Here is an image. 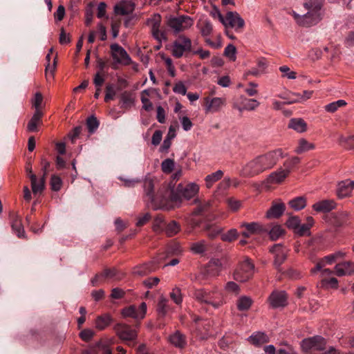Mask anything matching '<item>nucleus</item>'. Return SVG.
<instances>
[{
  "instance_id": "nucleus-1",
  "label": "nucleus",
  "mask_w": 354,
  "mask_h": 354,
  "mask_svg": "<svg viewBox=\"0 0 354 354\" xmlns=\"http://www.w3.org/2000/svg\"><path fill=\"white\" fill-rule=\"evenodd\" d=\"M283 157L281 149L257 156L243 166L240 175L246 178L257 176L272 169Z\"/></svg>"
},
{
  "instance_id": "nucleus-2",
  "label": "nucleus",
  "mask_w": 354,
  "mask_h": 354,
  "mask_svg": "<svg viewBox=\"0 0 354 354\" xmlns=\"http://www.w3.org/2000/svg\"><path fill=\"white\" fill-rule=\"evenodd\" d=\"M170 188L167 194V199L160 202L156 207H163L165 210H170L179 207L183 199L190 200L194 198L199 192V185L195 183H189L186 185L179 183L176 188L172 182L169 183Z\"/></svg>"
},
{
  "instance_id": "nucleus-3",
  "label": "nucleus",
  "mask_w": 354,
  "mask_h": 354,
  "mask_svg": "<svg viewBox=\"0 0 354 354\" xmlns=\"http://www.w3.org/2000/svg\"><path fill=\"white\" fill-rule=\"evenodd\" d=\"M157 183V180L150 177H147L144 180V191L147 201L151 203L152 208L155 209H164L163 207H158L157 205L163 200L167 199V194L170 185L164 184L159 189L156 195H154L153 189Z\"/></svg>"
},
{
  "instance_id": "nucleus-4",
  "label": "nucleus",
  "mask_w": 354,
  "mask_h": 354,
  "mask_svg": "<svg viewBox=\"0 0 354 354\" xmlns=\"http://www.w3.org/2000/svg\"><path fill=\"white\" fill-rule=\"evenodd\" d=\"M193 297L198 302L209 305L214 309L221 308L225 303L223 294L216 287L211 290L196 289Z\"/></svg>"
},
{
  "instance_id": "nucleus-5",
  "label": "nucleus",
  "mask_w": 354,
  "mask_h": 354,
  "mask_svg": "<svg viewBox=\"0 0 354 354\" xmlns=\"http://www.w3.org/2000/svg\"><path fill=\"white\" fill-rule=\"evenodd\" d=\"M167 24L174 34H178L189 29L194 25V20L187 15L170 17Z\"/></svg>"
},
{
  "instance_id": "nucleus-6",
  "label": "nucleus",
  "mask_w": 354,
  "mask_h": 354,
  "mask_svg": "<svg viewBox=\"0 0 354 354\" xmlns=\"http://www.w3.org/2000/svg\"><path fill=\"white\" fill-rule=\"evenodd\" d=\"M254 266L249 259L241 261L234 272V279L239 282H245L254 274Z\"/></svg>"
},
{
  "instance_id": "nucleus-7",
  "label": "nucleus",
  "mask_w": 354,
  "mask_h": 354,
  "mask_svg": "<svg viewBox=\"0 0 354 354\" xmlns=\"http://www.w3.org/2000/svg\"><path fill=\"white\" fill-rule=\"evenodd\" d=\"M111 55L113 59V68H116L115 64L129 66L132 60L126 50L118 44H112L110 46Z\"/></svg>"
},
{
  "instance_id": "nucleus-8",
  "label": "nucleus",
  "mask_w": 354,
  "mask_h": 354,
  "mask_svg": "<svg viewBox=\"0 0 354 354\" xmlns=\"http://www.w3.org/2000/svg\"><path fill=\"white\" fill-rule=\"evenodd\" d=\"M192 41L185 35H180L172 44L171 54L176 58H180L185 53L192 51Z\"/></svg>"
},
{
  "instance_id": "nucleus-9",
  "label": "nucleus",
  "mask_w": 354,
  "mask_h": 354,
  "mask_svg": "<svg viewBox=\"0 0 354 354\" xmlns=\"http://www.w3.org/2000/svg\"><path fill=\"white\" fill-rule=\"evenodd\" d=\"M162 17L160 14L155 13L151 17L147 19L146 24L151 28L152 36L158 42L166 41L167 39L164 31H161L160 28L161 25Z\"/></svg>"
},
{
  "instance_id": "nucleus-10",
  "label": "nucleus",
  "mask_w": 354,
  "mask_h": 354,
  "mask_svg": "<svg viewBox=\"0 0 354 354\" xmlns=\"http://www.w3.org/2000/svg\"><path fill=\"white\" fill-rule=\"evenodd\" d=\"M292 16L297 24L301 26L310 27L317 24L322 19L321 13L308 11L302 15L292 12Z\"/></svg>"
},
{
  "instance_id": "nucleus-11",
  "label": "nucleus",
  "mask_w": 354,
  "mask_h": 354,
  "mask_svg": "<svg viewBox=\"0 0 354 354\" xmlns=\"http://www.w3.org/2000/svg\"><path fill=\"white\" fill-rule=\"evenodd\" d=\"M218 17L220 21L227 27L229 26L231 28H242L245 25V21L236 12H228L226 14L225 17L221 15V12H218Z\"/></svg>"
},
{
  "instance_id": "nucleus-12",
  "label": "nucleus",
  "mask_w": 354,
  "mask_h": 354,
  "mask_svg": "<svg viewBox=\"0 0 354 354\" xmlns=\"http://www.w3.org/2000/svg\"><path fill=\"white\" fill-rule=\"evenodd\" d=\"M325 339L321 336H314L302 340L301 346L302 349L308 352L309 351H322L325 348Z\"/></svg>"
},
{
  "instance_id": "nucleus-13",
  "label": "nucleus",
  "mask_w": 354,
  "mask_h": 354,
  "mask_svg": "<svg viewBox=\"0 0 354 354\" xmlns=\"http://www.w3.org/2000/svg\"><path fill=\"white\" fill-rule=\"evenodd\" d=\"M147 312V305L145 302L136 307L134 305L129 306L122 310L123 317H131L135 319H142L145 317Z\"/></svg>"
},
{
  "instance_id": "nucleus-14",
  "label": "nucleus",
  "mask_w": 354,
  "mask_h": 354,
  "mask_svg": "<svg viewBox=\"0 0 354 354\" xmlns=\"http://www.w3.org/2000/svg\"><path fill=\"white\" fill-rule=\"evenodd\" d=\"M241 227L245 230L242 232L241 234L244 237H250L252 234H259L268 232V227L257 222L242 223Z\"/></svg>"
},
{
  "instance_id": "nucleus-15",
  "label": "nucleus",
  "mask_w": 354,
  "mask_h": 354,
  "mask_svg": "<svg viewBox=\"0 0 354 354\" xmlns=\"http://www.w3.org/2000/svg\"><path fill=\"white\" fill-rule=\"evenodd\" d=\"M114 330L122 340L131 341L137 337V331L132 329L129 325L118 324L114 326Z\"/></svg>"
},
{
  "instance_id": "nucleus-16",
  "label": "nucleus",
  "mask_w": 354,
  "mask_h": 354,
  "mask_svg": "<svg viewBox=\"0 0 354 354\" xmlns=\"http://www.w3.org/2000/svg\"><path fill=\"white\" fill-rule=\"evenodd\" d=\"M270 251L274 255V264L275 267L279 268L286 259L288 249L281 244H275L270 249Z\"/></svg>"
},
{
  "instance_id": "nucleus-17",
  "label": "nucleus",
  "mask_w": 354,
  "mask_h": 354,
  "mask_svg": "<svg viewBox=\"0 0 354 354\" xmlns=\"http://www.w3.org/2000/svg\"><path fill=\"white\" fill-rule=\"evenodd\" d=\"M354 189V181L350 179L341 181L337 184L336 194L339 198L348 197Z\"/></svg>"
},
{
  "instance_id": "nucleus-18",
  "label": "nucleus",
  "mask_w": 354,
  "mask_h": 354,
  "mask_svg": "<svg viewBox=\"0 0 354 354\" xmlns=\"http://www.w3.org/2000/svg\"><path fill=\"white\" fill-rule=\"evenodd\" d=\"M272 308L283 307L287 304V295L284 291H274L268 298Z\"/></svg>"
},
{
  "instance_id": "nucleus-19",
  "label": "nucleus",
  "mask_w": 354,
  "mask_h": 354,
  "mask_svg": "<svg viewBox=\"0 0 354 354\" xmlns=\"http://www.w3.org/2000/svg\"><path fill=\"white\" fill-rule=\"evenodd\" d=\"M206 113L218 111L225 104V99L223 97H206L205 99Z\"/></svg>"
},
{
  "instance_id": "nucleus-20",
  "label": "nucleus",
  "mask_w": 354,
  "mask_h": 354,
  "mask_svg": "<svg viewBox=\"0 0 354 354\" xmlns=\"http://www.w3.org/2000/svg\"><path fill=\"white\" fill-rule=\"evenodd\" d=\"M135 10V3L129 0H122L114 7V12L116 15H127Z\"/></svg>"
},
{
  "instance_id": "nucleus-21",
  "label": "nucleus",
  "mask_w": 354,
  "mask_h": 354,
  "mask_svg": "<svg viewBox=\"0 0 354 354\" xmlns=\"http://www.w3.org/2000/svg\"><path fill=\"white\" fill-rule=\"evenodd\" d=\"M335 272L338 277L354 274V264L351 261H344L335 266Z\"/></svg>"
},
{
  "instance_id": "nucleus-22",
  "label": "nucleus",
  "mask_w": 354,
  "mask_h": 354,
  "mask_svg": "<svg viewBox=\"0 0 354 354\" xmlns=\"http://www.w3.org/2000/svg\"><path fill=\"white\" fill-rule=\"evenodd\" d=\"M336 203L333 199L323 200L315 203L313 205L315 211L318 212H328L336 207Z\"/></svg>"
},
{
  "instance_id": "nucleus-23",
  "label": "nucleus",
  "mask_w": 354,
  "mask_h": 354,
  "mask_svg": "<svg viewBox=\"0 0 354 354\" xmlns=\"http://www.w3.org/2000/svg\"><path fill=\"white\" fill-rule=\"evenodd\" d=\"M169 342L171 344L178 348H184L187 345V339L185 335L178 330H176L175 333L169 335Z\"/></svg>"
},
{
  "instance_id": "nucleus-24",
  "label": "nucleus",
  "mask_w": 354,
  "mask_h": 354,
  "mask_svg": "<svg viewBox=\"0 0 354 354\" xmlns=\"http://www.w3.org/2000/svg\"><path fill=\"white\" fill-rule=\"evenodd\" d=\"M10 219L11 227L13 232L19 238H24L25 235V231L19 216L17 214L12 213L10 214Z\"/></svg>"
},
{
  "instance_id": "nucleus-25",
  "label": "nucleus",
  "mask_w": 354,
  "mask_h": 354,
  "mask_svg": "<svg viewBox=\"0 0 354 354\" xmlns=\"http://www.w3.org/2000/svg\"><path fill=\"white\" fill-rule=\"evenodd\" d=\"M43 115L44 114L41 111H35L33 115L28 123V131L37 132L38 131L37 127L42 123L41 118Z\"/></svg>"
},
{
  "instance_id": "nucleus-26",
  "label": "nucleus",
  "mask_w": 354,
  "mask_h": 354,
  "mask_svg": "<svg viewBox=\"0 0 354 354\" xmlns=\"http://www.w3.org/2000/svg\"><path fill=\"white\" fill-rule=\"evenodd\" d=\"M288 171L284 169L280 168L277 171L271 173L267 178V181L270 184L281 183L288 176Z\"/></svg>"
},
{
  "instance_id": "nucleus-27",
  "label": "nucleus",
  "mask_w": 354,
  "mask_h": 354,
  "mask_svg": "<svg viewBox=\"0 0 354 354\" xmlns=\"http://www.w3.org/2000/svg\"><path fill=\"white\" fill-rule=\"evenodd\" d=\"M156 269V266L154 263L149 262L134 268L133 272L136 276L143 277L154 272Z\"/></svg>"
},
{
  "instance_id": "nucleus-28",
  "label": "nucleus",
  "mask_w": 354,
  "mask_h": 354,
  "mask_svg": "<svg viewBox=\"0 0 354 354\" xmlns=\"http://www.w3.org/2000/svg\"><path fill=\"white\" fill-rule=\"evenodd\" d=\"M223 268V263L221 259H212L207 266V272L212 276L218 275Z\"/></svg>"
},
{
  "instance_id": "nucleus-29",
  "label": "nucleus",
  "mask_w": 354,
  "mask_h": 354,
  "mask_svg": "<svg viewBox=\"0 0 354 354\" xmlns=\"http://www.w3.org/2000/svg\"><path fill=\"white\" fill-rule=\"evenodd\" d=\"M31 181V188L35 195L39 194L44 189L45 178L43 176L39 180H37L36 175L31 174L30 176Z\"/></svg>"
},
{
  "instance_id": "nucleus-30",
  "label": "nucleus",
  "mask_w": 354,
  "mask_h": 354,
  "mask_svg": "<svg viewBox=\"0 0 354 354\" xmlns=\"http://www.w3.org/2000/svg\"><path fill=\"white\" fill-rule=\"evenodd\" d=\"M285 206L282 203H274L266 212V217L268 218H279L284 212Z\"/></svg>"
},
{
  "instance_id": "nucleus-31",
  "label": "nucleus",
  "mask_w": 354,
  "mask_h": 354,
  "mask_svg": "<svg viewBox=\"0 0 354 354\" xmlns=\"http://www.w3.org/2000/svg\"><path fill=\"white\" fill-rule=\"evenodd\" d=\"M288 127L294 129L298 133H303L307 129V124L301 118H292L289 121Z\"/></svg>"
},
{
  "instance_id": "nucleus-32",
  "label": "nucleus",
  "mask_w": 354,
  "mask_h": 354,
  "mask_svg": "<svg viewBox=\"0 0 354 354\" xmlns=\"http://www.w3.org/2000/svg\"><path fill=\"white\" fill-rule=\"evenodd\" d=\"M335 261H336V260L333 254L326 256L324 258L319 259V261L316 263L315 267L311 269V273L315 274L317 271L321 270L326 265H330Z\"/></svg>"
},
{
  "instance_id": "nucleus-33",
  "label": "nucleus",
  "mask_w": 354,
  "mask_h": 354,
  "mask_svg": "<svg viewBox=\"0 0 354 354\" xmlns=\"http://www.w3.org/2000/svg\"><path fill=\"white\" fill-rule=\"evenodd\" d=\"M248 341L254 346H260L268 342V337L264 333L257 332L250 335Z\"/></svg>"
},
{
  "instance_id": "nucleus-34",
  "label": "nucleus",
  "mask_w": 354,
  "mask_h": 354,
  "mask_svg": "<svg viewBox=\"0 0 354 354\" xmlns=\"http://www.w3.org/2000/svg\"><path fill=\"white\" fill-rule=\"evenodd\" d=\"M208 245L205 240H201L191 244L190 250L194 254H204L207 250Z\"/></svg>"
},
{
  "instance_id": "nucleus-35",
  "label": "nucleus",
  "mask_w": 354,
  "mask_h": 354,
  "mask_svg": "<svg viewBox=\"0 0 354 354\" xmlns=\"http://www.w3.org/2000/svg\"><path fill=\"white\" fill-rule=\"evenodd\" d=\"M223 176V172L221 170H217L216 171L207 175L205 178V186L209 189L212 185L219 180Z\"/></svg>"
},
{
  "instance_id": "nucleus-36",
  "label": "nucleus",
  "mask_w": 354,
  "mask_h": 354,
  "mask_svg": "<svg viewBox=\"0 0 354 354\" xmlns=\"http://www.w3.org/2000/svg\"><path fill=\"white\" fill-rule=\"evenodd\" d=\"M111 317L108 314L99 316L95 319V328L100 330H104L111 324Z\"/></svg>"
},
{
  "instance_id": "nucleus-37",
  "label": "nucleus",
  "mask_w": 354,
  "mask_h": 354,
  "mask_svg": "<svg viewBox=\"0 0 354 354\" xmlns=\"http://www.w3.org/2000/svg\"><path fill=\"white\" fill-rule=\"evenodd\" d=\"M323 0H308L304 3V8L310 12L320 13Z\"/></svg>"
},
{
  "instance_id": "nucleus-38",
  "label": "nucleus",
  "mask_w": 354,
  "mask_h": 354,
  "mask_svg": "<svg viewBox=\"0 0 354 354\" xmlns=\"http://www.w3.org/2000/svg\"><path fill=\"white\" fill-rule=\"evenodd\" d=\"M168 299L163 296H160L157 304V312L159 315L165 317L169 310V306L168 305Z\"/></svg>"
},
{
  "instance_id": "nucleus-39",
  "label": "nucleus",
  "mask_w": 354,
  "mask_h": 354,
  "mask_svg": "<svg viewBox=\"0 0 354 354\" xmlns=\"http://www.w3.org/2000/svg\"><path fill=\"white\" fill-rule=\"evenodd\" d=\"M150 92L151 89H145L141 92L140 100L142 104V108L147 111H150L153 109V104L149 99Z\"/></svg>"
},
{
  "instance_id": "nucleus-40",
  "label": "nucleus",
  "mask_w": 354,
  "mask_h": 354,
  "mask_svg": "<svg viewBox=\"0 0 354 354\" xmlns=\"http://www.w3.org/2000/svg\"><path fill=\"white\" fill-rule=\"evenodd\" d=\"M164 230L167 236H172L180 230V226L176 221H171L167 224H165Z\"/></svg>"
},
{
  "instance_id": "nucleus-41",
  "label": "nucleus",
  "mask_w": 354,
  "mask_h": 354,
  "mask_svg": "<svg viewBox=\"0 0 354 354\" xmlns=\"http://www.w3.org/2000/svg\"><path fill=\"white\" fill-rule=\"evenodd\" d=\"M315 145L309 142L304 138H301L298 142V147L295 149V151L297 153H302L305 151L313 149Z\"/></svg>"
},
{
  "instance_id": "nucleus-42",
  "label": "nucleus",
  "mask_w": 354,
  "mask_h": 354,
  "mask_svg": "<svg viewBox=\"0 0 354 354\" xmlns=\"http://www.w3.org/2000/svg\"><path fill=\"white\" fill-rule=\"evenodd\" d=\"M252 304V300L250 297L243 296L237 300V308L241 311L248 310Z\"/></svg>"
},
{
  "instance_id": "nucleus-43",
  "label": "nucleus",
  "mask_w": 354,
  "mask_h": 354,
  "mask_svg": "<svg viewBox=\"0 0 354 354\" xmlns=\"http://www.w3.org/2000/svg\"><path fill=\"white\" fill-rule=\"evenodd\" d=\"M101 275L104 279H111L114 280H120L122 277V274H120L115 268L105 269Z\"/></svg>"
},
{
  "instance_id": "nucleus-44",
  "label": "nucleus",
  "mask_w": 354,
  "mask_h": 354,
  "mask_svg": "<svg viewBox=\"0 0 354 354\" xmlns=\"http://www.w3.org/2000/svg\"><path fill=\"white\" fill-rule=\"evenodd\" d=\"M290 206L296 211L304 209L306 205V201L304 197H297L289 202Z\"/></svg>"
},
{
  "instance_id": "nucleus-45",
  "label": "nucleus",
  "mask_w": 354,
  "mask_h": 354,
  "mask_svg": "<svg viewBox=\"0 0 354 354\" xmlns=\"http://www.w3.org/2000/svg\"><path fill=\"white\" fill-rule=\"evenodd\" d=\"M272 240L274 241L280 238L284 234V230L279 225H274L268 232Z\"/></svg>"
},
{
  "instance_id": "nucleus-46",
  "label": "nucleus",
  "mask_w": 354,
  "mask_h": 354,
  "mask_svg": "<svg viewBox=\"0 0 354 354\" xmlns=\"http://www.w3.org/2000/svg\"><path fill=\"white\" fill-rule=\"evenodd\" d=\"M348 214L347 212H339L334 216V223L336 226H342L346 223Z\"/></svg>"
},
{
  "instance_id": "nucleus-47",
  "label": "nucleus",
  "mask_w": 354,
  "mask_h": 354,
  "mask_svg": "<svg viewBox=\"0 0 354 354\" xmlns=\"http://www.w3.org/2000/svg\"><path fill=\"white\" fill-rule=\"evenodd\" d=\"M194 203H198V206L193 211L194 215H199L206 212L210 205L209 201L200 202L198 198L194 199Z\"/></svg>"
},
{
  "instance_id": "nucleus-48",
  "label": "nucleus",
  "mask_w": 354,
  "mask_h": 354,
  "mask_svg": "<svg viewBox=\"0 0 354 354\" xmlns=\"http://www.w3.org/2000/svg\"><path fill=\"white\" fill-rule=\"evenodd\" d=\"M346 105V102L344 100H339L335 102H333L325 106V111L329 113L335 112L339 107L344 106Z\"/></svg>"
},
{
  "instance_id": "nucleus-49",
  "label": "nucleus",
  "mask_w": 354,
  "mask_h": 354,
  "mask_svg": "<svg viewBox=\"0 0 354 354\" xmlns=\"http://www.w3.org/2000/svg\"><path fill=\"white\" fill-rule=\"evenodd\" d=\"M313 93V91H304L302 94L298 93H293V95L295 96L296 98L290 102V103L304 102L310 99Z\"/></svg>"
},
{
  "instance_id": "nucleus-50",
  "label": "nucleus",
  "mask_w": 354,
  "mask_h": 354,
  "mask_svg": "<svg viewBox=\"0 0 354 354\" xmlns=\"http://www.w3.org/2000/svg\"><path fill=\"white\" fill-rule=\"evenodd\" d=\"M50 59H51V55L50 53H48L46 56V59L48 63L46 66L45 71H46V75L47 77L50 76L51 77H53L54 71H55V67H56V60H55V59H54L53 64H50Z\"/></svg>"
},
{
  "instance_id": "nucleus-51",
  "label": "nucleus",
  "mask_w": 354,
  "mask_h": 354,
  "mask_svg": "<svg viewBox=\"0 0 354 354\" xmlns=\"http://www.w3.org/2000/svg\"><path fill=\"white\" fill-rule=\"evenodd\" d=\"M259 105V102L257 100L245 98L243 102L242 109L253 111L257 108ZM240 110H241V109H240Z\"/></svg>"
},
{
  "instance_id": "nucleus-52",
  "label": "nucleus",
  "mask_w": 354,
  "mask_h": 354,
  "mask_svg": "<svg viewBox=\"0 0 354 354\" xmlns=\"http://www.w3.org/2000/svg\"><path fill=\"white\" fill-rule=\"evenodd\" d=\"M238 237V232L236 229L232 228L228 230L227 232L221 234V239L223 241L232 242L236 240Z\"/></svg>"
},
{
  "instance_id": "nucleus-53",
  "label": "nucleus",
  "mask_w": 354,
  "mask_h": 354,
  "mask_svg": "<svg viewBox=\"0 0 354 354\" xmlns=\"http://www.w3.org/2000/svg\"><path fill=\"white\" fill-rule=\"evenodd\" d=\"M165 224L162 217L159 216L156 217L153 223V231L156 233L162 232L165 229Z\"/></svg>"
},
{
  "instance_id": "nucleus-54",
  "label": "nucleus",
  "mask_w": 354,
  "mask_h": 354,
  "mask_svg": "<svg viewBox=\"0 0 354 354\" xmlns=\"http://www.w3.org/2000/svg\"><path fill=\"white\" fill-rule=\"evenodd\" d=\"M300 162V158L294 156L287 160L283 164L284 169L288 171V174L291 171V170L299 163Z\"/></svg>"
},
{
  "instance_id": "nucleus-55",
  "label": "nucleus",
  "mask_w": 354,
  "mask_h": 354,
  "mask_svg": "<svg viewBox=\"0 0 354 354\" xmlns=\"http://www.w3.org/2000/svg\"><path fill=\"white\" fill-rule=\"evenodd\" d=\"M86 126L90 133H94L99 127V121L92 115L86 120Z\"/></svg>"
},
{
  "instance_id": "nucleus-56",
  "label": "nucleus",
  "mask_w": 354,
  "mask_h": 354,
  "mask_svg": "<svg viewBox=\"0 0 354 354\" xmlns=\"http://www.w3.org/2000/svg\"><path fill=\"white\" fill-rule=\"evenodd\" d=\"M175 162L174 160L167 158L161 163L162 171L165 174L171 173L174 168Z\"/></svg>"
},
{
  "instance_id": "nucleus-57",
  "label": "nucleus",
  "mask_w": 354,
  "mask_h": 354,
  "mask_svg": "<svg viewBox=\"0 0 354 354\" xmlns=\"http://www.w3.org/2000/svg\"><path fill=\"white\" fill-rule=\"evenodd\" d=\"M170 298L174 301L175 304L179 305L183 301V297L181 290L179 288H174L172 289L169 294Z\"/></svg>"
},
{
  "instance_id": "nucleus-58",
  "label": "nucleus",
  "mask_w": 354,
  "mask_h": 354,
  "mask_svg": "<svg viewBox=\"0 0 354 354\" xmlns=\"http://www.w3.org/2000/svg\"><path fill=\"white\" fill-rule=\"evenodd\" d=\"M236 48L233 44L227 45L224 50V55L229 58L230 61H235L236 59Z\"/></svg>"
},
{
  "instance_id": "nucleus-59",
  "label": "nucleus",
  "mask_w": 354,
  "mask_h": 354,
  "mask_svg": "<svg viewBox=\"0 0 354 354\" xmlns=\"http://www.w3.org/2000/svg\"><path fill=\"white\" fill-rule=\"evenodd\" d=\"M116 95V91L113 84H109L106 86V94L104 97V101L106 102H109L114 99Z\"/></svg>"
},
{
  "instance_id": "nucleus-60",
  "label": "nucleus",
  "mask_w": 354,
  "mask_h": 354,
  "mask_svg": "<svg viewBox=\"0 0 354 354\" xmlns=\"http://www.w3.org/2000/svg\"><path fill=\"white\" fill-rule=\"evenodd\" d=\"M50 184L52 190L57 192L60 190L62 187V180L59 176L56 175H53L50 178Z\"/></svg>"
},
{
  "instance_id": "nucleus-61",
  "label": "nucleus",
  "mask_w": 354,
  "mask_h": 354,
  "mask_svg": "<svg viewBox=\"0 0 354 354\" xmlns=\"http://www.w3.org/2000/svg\"><path fill=\"white\" fill-rule=\"evenodd\" d=\"M43 102V96L41 93L37 92L35 93L34 98L32 100V104L35 109V111H41V106Z\"/></svg>"
},
{
  "instance_id": "nucleus-62",
  "label": "nucleus",
  "mask_w": 354,
  "mask_h": 354,
  "mask_svg": "<svg viewBox=\"0 0 354 354\" xmlns=\"http://www.w3.org/2000/svg\"><path fill=\"white\" fill-rule=\"evenodd\" d=\"M225 290L227 292L238 295L240 290L239 286L234 281H228L225 286Z\"/></svg>"
},
{
  "instance_id": "nucleus-63",
  "label": "nucleus",
  "mask_w": 354,
  "mask_h": 354,
  "mask_svg": "<svg viewBox=\"0 0 354 354\" xmlns=\"http://www.w3.org/2000/svg\"><path fill=\"white\" fill-rule=\"evenodd\" d=\"M95 333L93 330L86 328L82 330L80 333V338L84 342H89L94 336Z\"/></svg>"
},
{
  "instance_id": "nucleus-64",
  "label": "nucleus",
  "mask_w": 354,
  "mask_h": 354,
  "mask_svg": "<svg viewBox=\"0 0 354 354\" xmlns=\"http://www.w3.org/2000/svg\"><path fill=\"white\" fill-rule=\"evenodd\" d=\"M212 24L208 21H205L203 22V26L201 27V32L203 37H207L212 33Z\"/></svg>"
}]
</instances>
